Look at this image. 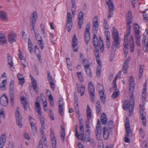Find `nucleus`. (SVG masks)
I'll return each instance as SVG.
<instances>
[{
	"instance_id": "nucleus-1",
	"label": "nucleus",
	"mask_w": 148,
	"mask_h": 148,
	"mask_svg": "<svg viewBox=\"0 0 148 148\" xmlns=\"http://www.w3.org/2000/svg\"><path fill=\"white\" fill-rule=\"evenodd\" d=\"M130 96V104L128 105V102L127 101H125L123 106V108L125 110H129V116L131 117L132 115V113L133 111L134 107V99L133 95V92Z\"/></svg>"
},
{
	"instance_id": "nucleus-2",
	"label": "nucleus",
	"mask_w": 148,
	"mask_h": 148,
	"mask_svg": "<svg viewBox=\"0 0 148 148\" xmlns=\"http://www.w3.org/2000/svg\"><path fill=\"white\" fill-rule=\"evenodd\" d=\"M99 40L98 41V38L95 34H94L92 38V43L94 46L100 47L101 52H103V41L101 39V37H99Z\"/></svg>"
},
{
	"instance_id": "nucleus-3",
	"label": "nucleus",
	"mask_w": 148,
	"mask_h": 148,
	"mask_svg": "<svg viewBox=\"0 0 148 148\" xmlns=\"http://www.w3.org/2000/svg\"><path fill=\"white\" fill-rule=\"evenodd\" d=\"M112 29H113L112 38L113 39V41L112 44L116 45V47L119 48L120 47V45L119 33L117 29L114 27H113Z\"/></svg>"
},
{
	"instance_id": "nucleus-4",
	"label": "nucleus",
	"mask_w": 148,
	"mask_h": 148,
	"mask_svg": "<svg viewBox=\"0 0 148 148\" xmlns=\"http://www.w3.org/2000/svg\"><path fill=\"white\" fill-rule=\"evenodd\" d=\"M90 23L88 22L86 26V28L85 31L84 39L86 45H87L90 40Z\"/></svg>"
},
{
	"instance_id": "nucleus-5",
	"label": "nucleus",
	"mask_w": 148,
	"mask_h": 148,
	"mask_svg": "<svg viewBox=\"0 0 148 148\" xmlns=\"http://www.w3.org/2000/svg\"><path fill=\"white\" fill-rule=\"evenodd\" d=\"M17 35L15 32L12 31L10 32L8 36V42L12 44L16 40Z\"/></svg>"
},
{
	"instance_id": "nucleus-6",
	"label": "nucleus",
	"mask_w": 148,
	"mask_h": 148,
	"mask_svg": "<svg viewBox=\"0 0 148 148\" xmlns=\"http://www.w3.org/2000/svg\"><path fill=\"white\" fill-rule=\"evenodd\" d=\"M18 107L17 108V110L16 112L15 115L16 117V123L19 128H21L22 125V117L21 115L18 110Z\"/></svg>"
},
{
	"instance_id": "nucleus-7",
	"label": "nucleus",
	"mask_w": 148,
	"mask_h": 148,
	"mask_svg": "<svg viewBox=\"0 0 148 148\" xmlns=\"http://www.w3.org/2000/svg\"><path fill=\"white\" fill-rule=\"evenodd\" d=\"M139 112L140 114V116L142 121V124L144 126H146V122L145 120L146 114L143 109L141 105H140L139 107Z\"/></svg>"
},
{
	"instance_id": "nucleus-8",
	"label": "nucleus",
	"mask_w": 148,
	"mask_h": 148,
	"mask_svg": "<svg viewBox=\"0 0 148 148\" xmlns=\"http://www.w3.org/2000/svg\"><path fill=\"white\" fill-rule=\"evenodd\" d=\"M102 130L103 138L105 140L108 138L109 134H112L113 133V132L112 130H108L106 127H104L103 128Z\"/></svg>"
},
{
	"instance_id": "nucleus-9",
	"label": "nucleus",
	"mask_w": 148,
	"mask_h": 148,
	"mask_svg": "<svg viewBox=\"0 0 148 148\" xmlns=\"http://www.w3.org/2000/svg\"><path fill=\"white\" fill-rule=\"evenodd\" d=\"M37 19V12L36 11H34L32 14L30 18V23L31 26L33 28L35 27V25Z\"/></svg>"
},
{
	"instance_id": "nucleus-10",
	"label": "nucleus",
	"mask_w": 148,
	"mask_h": 148,
	"mask_svg": "<svg viewBox=\"0 0 148 148\" xmlns=\"http://www.w3.org/2000/svg\"><path fill=\"white\" fill-rule=\"evenodd\" d=\"M0 104L3 106L6 107L8 104V99L6 95L4 94L0 99Z\"/></svg>"
},
{
	"instance_id": "nucleus-11",
	"label": "nucleus",
	"mask_w": 148,
	"mask_h": 148,
	"mask_svg": "<svg viewBox=\"0 0 148 148\" xmlns=\"http://www.w3.org/2000/svg\"><path fill=\"white\" fill-rule=\"evenodd\" d=\"M130 57H129L124 61L122 69V71L124 73H126L127 71L128 68V64L129 61L130 60Z\"/></svg>"
},
{
	"instance_id": "nucleus-12",
	"label": "nucleus",
	"mask_w": 148,
	"mask_h": 148,
	"mask_svg": "<svg viewBox=\"0 0 148 148\" xmlns=\"http://www.w3.org/2000/svg\"><path fill=\"white\" fill-rule=\"evenodd\" d=\"M99 47L94 46V54L97 64H101V63L99 58V49L100 48Z\"/></svg>"
},
{
	"instance_id": "nucleus-13",
	"label": "nucleus",
	"mask_w": 148,
	"mask_h": 148,
	"mask_svg": "<svg viewBox=\"0 0 148 148\" xmlns=\"http://www.w3.org/2000/svg\"><path fill=\"white\" fill-rule=\"evenodd\" d=\"M50 137L51 139L53 148H55L56 147V142L53 131L51 129L50 130Z\"/></svg>"
},
{
	"instance_id": "nucleus-14",
	"label": "nucleus",
	"mask_w": 148,
	"mask_h": 148,
	"mask_svg": "<svg viewBox=\"0 0 148 148\" xmlns=\"http://www.w3.org/2000/svg\"><path fill=\"white\" fill-rule=\"evenodd\" d=\"M21 100L25 110H26L27 108L30 110V107L29 105H27V101L25 98L24 97H22L21 98Z\"/></svg>"
},
{
	"instance_id": "nucleus-15",
	"label": "nucleus",
	"mask_w": 148,
	"mask_h": 148,
	"mask_svg": "<svg viewBox=\"0 0 148 148\" xmlns=\"http://www.w3.org/2000/svg\"><path fill=\"white\" fill-rule=\"evenodd\" d=\"M95 90L92 83L91 82H90L88 84V90L90 95L95 96Z\"/></svg>"
},
{
	"instance_id": "nucleus-16",
	"label": "nucleus",
	"mask_w": 148,
	"mask_h": 148,
	"mask_svg": "<svg viewBox=\"0 0 148 148\" xmlns=\"http://www.w3.org/2000/svg\"><path fill=\"white\" fill-rule=\"evenodd\" d=\"M106 4L108 5L109 13H112L114 10V6L113 1H107Z\"/></svg>"
},
{
	"instance_id": "nucleus-17",
	"label": "nucleus",
	"mask_w": 148,
	"mask_h": 148,
	"mask_svg": "<svg viewBox=\"0 0 148 148\" xmlns=\"http://www.w3.org/2000/svg\"><path fill=\"white\" fill-rule=\"evenodd\" d=\"M126 134L124 138V141L126 143H129L130 141V139L128 137H131L132 136V133L131 130L129 131H127L126 130Z\"/></svg>"
},
{
	"instance_id": "nucleus-18",
	"label": "nucleus",
	"mask_w": 148,
	"mask_h": 148,
	"mask_svg": "<svg viewBox=\"0 0 148 148\" xmlns=\"http://www.w3.org/2000/svg\"><path fill=\"white\" fill-rule=\"evenodd\" d=\"M6 43H7V41L5 36L3 34H0V44L3 45Z\"/></svg>"
},
{
	"instance_id": "nucleus-19",
	"label": "nucleus",
	"mask_w": 148,
	"mask_h": 148,
	"mask_svg": "<svg viewBox=\"0 0 148 148\" xmlns=\"http://www.w3.org/2000/svg\"><path fill=\"white\" fill-rule=\"evenodd\" d=\"M0 18L3 21L8 20L7 14L3 11H0Z\"/></svg>"
},
{
	"instance_id": "nucleus-20",
	"label": "nucleus",
	"mask_w": 148,
	"mask_h": 148,
	"mask_svg": "<svg viewBox=\"0 0 148 148\" xmlns=\"http://www.w3.org/2000/svg\"><path fill=\"white\" fill-rule=\"evenodd\" d=\"M101 132V127H96L95 133L96 138L97 139H100Z\"/></svg>"
},
{
	"instance_id": "nucleus-21",
	"label": "nucleus",
	"mask_w": 148,
	"mask_h": 148,
	"mask_svg": "<svg viewBox=\"0 0 148 148\" xmlns=\"http://www.w3.org/2000/svg\"><path fill=\"white\" fill-rule=\"evenodd\" d=\"M85 70L87 75L90 78L92 77V73L91 70L90 66H85Z\"/></svg>"
},
{
	"instance_id": "nucleus-22",
	"label": "nucleus",
	"mask_w": 148,
	"mask_h": 148,
	"mask_svg": "<svg viewBox=\"0 0 148 148\" xmlns=\"http://www.w3.org/2000/svg\"><path fill=\"white\" fill-rule=\"evenodd\" d=\"M101 121L102 124H106L108 121V119L105 113H103L101 116Z\"/></svg>"
},
{
	"instance_id": "nucleus-23",
	"label": "nucleus",
	"mask_w": 148,
	"mask_h": 148,
	"mask_svg": "<svg viewBox=\"0 0 148 148\" xmlns=\"http://www.w3.org/2000/svg\"><path fill=\"white\" fill-rule=\"evenodd\" d=\"M134 36L136 45L138 46H139L140 45V33H136V34H134Z\"/></svg>"
},
{
	"instance_id": "nucleus-24",
	"label": "nucleus",
	"mask_w": 148,
	"mask_h": 148,
	"mask_svg": "<svg viewBox=\"0 0 148 148\" xmlns=\"http://www.w3.org/2000/svg\"><path fill=\"white\" fill-rule=\"evenodd\" d=\"M30 77L32 78V86L33 87L34 89L36 92H38V89H36L37 87V83L36 80L33 78V76L30 75Z\"/></svg>"
},
{
	"instance_id": "nucleus-25",
	"label": "nucleus",
	"mask_w": 148,
	"mask_h": 148,
	"mask_svg": "<svg viewBox=\"0 0 148 148\" xmlns=\"http://www.w3.org/2000/svg\"><path fill=\"white\" fill-rule=\"evenodd\" d=\"M72 20H71L70 21H69L68 20L67 21V23L66 26L67 29L68 30V31L69 32L71 29L72 26Z\"/></svg>"
},
{
	"instance_id": "nucleus-26",
	"label": "nucleus",
	"mask_w": 148,
	"mask_h": 148,
	"mask_svg": "<svg viewBox=\"0 0 148 148\" xmlns=\"http://www.w3.org/2000/svg\"><path fill=\"white\" fill-rule=\"evenodd\" d=\"M39 119L42 125V127L40 129H45V123L43 116H40L39 117Z\"/></svg>"
},
{
	"instance_id": "nucleus-27",
	"label": "nucleus",
	"mask_w": 148,
	"mask_h": 148,
	"mask_svg": "<svg viewBox=\"0 0 148 148\" xmlns=\"http://www.w3.org/2000/svg\"><path fill=\"white\" fill-rule=\"evenodd\" d=\"M14 81L11 80L10 83V94H14Z\"/></svg>"
},
{
	"instance_id": "nucleus-28",
	"label": "nucleus",
	"mask_w": 148,
	"mask_h": 148,
	"mask_svg": "<svg viewBox=\"0 0 148 148\" xmlns=\"http://www.w3.org/2000/svg\"><path fill=\"white\" fill-rule=\"evenodd\" d=\"M96 108L97 113L100 114L101 111V107L100 105V103L99 101H97L96 103Z\"/></svg>"
},
{
	"instance_id": "nucleus-29",
	"label": "nucleus",
	"mask_w": 148,
	"mask_h": 148,
	"mask_svg": "<svg viewBox=\"0 0 148 148\" xmlns=\"http://www.w3.org/2000/svg\"><path fill=\"white\" fill-rule=\"evenodd\" d=\"M125 121L126 123L125 125V129L127 130V131H129L130 130H131V128L129 124V119L128 117H126Z\"/></svg>"
},
{
	"instance_id": "nucleus-30",
	"label": "nucleus",
	"mask_w": 148,
	"mask_h": 148,
	"mask_svg": "<svg viewBox=\"0 0 148 148\" xmlns=\"http://www.w3.org/2000/svg\"><path fill=\"white\" fill-rule=\"evenodd\" d=\"M87 119L90 120L91 118V113L90 109L88 105H87V110H86Z\"/></svg>"
},
{
	"instance_id": "nucleus-31",
	"label": "nucleus",
	"mask_w": 148,
	"mask_h": 148,
	"mask_svg": "<svg viewBox=\"0 0 148 148\" xmlns=\"http://www.w3.org/2000/svg\"><path fill=\"white\" fill-rule=\"evenodd\" d=\"M32 30H33L34 31L35 35V37L36 38L37 40H38H38H42V38L41 37L40 35V34L38 33V31L37 30H36L34 29H34H33V28H32Z\"/></svg>"
},
{
	"instance_id": "nucleus-32",
	"label": "nucleus",
	"mask_w": 148,
	"mask_h": 148,
	"mask_svg": "<svg viewBox=\"0 0 148 148\" xmlns=\"http://www.w3.org/2000/svg\"><path fill=\"white\" fill-rule=\"evenodd\" d=\"M98 64L97 69L96 73L97 76H100L101 68V63Z\"/></svg>"
},
{
	"instance_id": "nucleus-33",
	"label": "nucleus",
	"mask_w": 148,
	"mask_h": 148,
	"mask_svg": "<svg viewBox=\"0 0 148 148\" xmlns=\"http://www.w3.org/2000/svg\"><path fill=\"white\" fill-rule=\"evenodd\" d=\"M119 94L120 92L119 90H114L111 97L112 98L115 99L119 97Z\"/></svg>"
},
{
	"instance_id": "nucleus-34",
	"label": "nucleus",
	"mask_w": 148,
	"mask_h": 148,
	"mask_svg": "<svg viewBox=\"0 0 148 148\" xmlns=\"http://www.w3.org/2000/svg\"><path fill=\"white\" fill-rule=\"evenodd\" d=\"M61 137L63 141H64L65 134V129L61 126Z\"/></svg>"
},
{
	"instance_id": "nucleus-35",
	"label": "nucleus",
	"mask_w": 148,
	"mask_h": 148,
	"mask_svg": "<svg viewBox=\"0 0 148 148\" xmlns=\"http://www.w3.org/2000/svg\"><path fill=\"white\" fill-rule=\"evenodd\" d=\"M86 141V143L88 142H90L91 146L93 147H95L96 145V144L94 140L92 138H89V139H87Z\"/></svg>"
},
{
	"instance_id": "nucleus-36",
	"label": "nucleus",
	"mask_w": 148,
	"mask_h": 148,
	"mask_svg": "<svg viewBox=\"0 0 148 148\" xmlns=\"http://www.w3.org/2000/svg\"><path fill=\"white\" fill-rule=\"evenodd\" d=\"M23 54L19 55V57L20 59L21 60L22 65L24 67H26V65L25 64V58L23 56Z\"/></svg>"
},
{
	"instance_id": "nucleus-37",
	"label": "nucleus",
	"mask_w": 148,
	"mask_h": 148,
	"mask_svg": "<svg viewBox=\"0 0 148 148\" xmlns=\"http://www.w3.org/2000/svg\"><path fill=\"white\" fill-rule=\"evenodd\" d=\"M90 131V129H87L86 130L85 132V138L84 140V142L86 141L87 139H89V138Z\"/></svg>"
},
{
	"instance_id": "nucleus-38",
	"label": "nucleus",
	"mask_w": 148,
	"mask_h": 148,
	"mask_svg": "<svg viewBox=\"0 0 148 148\" xmlns=\"http://www.w3.org/2000/svg\"><path fill=\"white\" fill-rule=\"evenodd\" d=\"M134 28L135 34H136V33H140L139 26L137 24L135 23L134 24Z\"/></svg>"
},
{
	"instance_id": "nucleus-39",
	"label": "nucleus",
	"mask_w": 148,
	"mask_h": 148,
	"mask_svg": "<svg viewBox=\"0 0 148 148\" xmlns=\"http://www.w3.org/2000/svg\"><path fill=\"white\" fill-rule=\"evenodd\" d=\"M81 133V134L79 135L78 134H78L76 135L75 134L77 138H78V139H80L82 140H83V141L84 142V133Z\"/></svg>"
},
{
	"instance_id": "nucleus-40",
	"label": "nucleus",
	"mask_w": 148,
	"mask_h": 148,
	"mask_svg": "<svg viewBox=\"0 0 148 148\" xmlns=\"http://www.w3.org/2000/svg\"><path fill=\"white\" fill-rule=\"evenodd\" d=\"M130 87L129 90L131 91L132 92H133L134 91V82H129Z\"/></svg>"
},
{
	"instance_id": "nucleus-41",
	"label": "nucleus",
	"mask_w": 148,
	"mask_h": 148,
	"mask_svg": "<svg viewBox=\"0 0 148 148\" xmlns=\"http://www.w3.org/2000/svg\"><path fill=\"white\" fill-rule=\"evenodd\" d=\"M50 35L51 36V38H50V40L51 43L53 44H55V42L57 38H55L53 37V34L50 33Z\"/></svg>"
},
{
	"instance_id": "nucleus-42",
	"label": "nucleus",
	"mask_w": 148,
	"mask_h": 148,
	"mask_svg": "<svg viewBox=\"0 0 148 148\" xmlns=\"http://www.w3.org/2000/svg\"><path fill=\"white\" fill-rule=\"evenodd\" d=\"M108 127L109 130H111L114 127L113 121H110L108 123Z\"/></svg>"
},
{
	"instance_id": "nucleus-43",
	"label": "nucleus",
	"mask_w": 148,
	"mask_h": 148,
	"mask_svg": "<svg viewBox=\"0 0 148 148\" xmlns=\"http://www.w3.org/2000/svg\"><path fill=\"white\" fill-rule=\"evenodd\" d=\"M6 136L5 134H2L0 137V141L5 143L6 140Z\"/></svg>"
},
{
	"instance_id": "nucleus-44",
	"label": "nucleus",
	"mask_w": 148,
	"mask_h": 148,
	"mask_svg": "<svg viewBox=\"0 0 148 148\" xmlns=\"http://www.w3.org/2000/svg\"><path fill=\"white\" fill-rule=\"evenodd\" d=\"M49 98L51 106L53 107L54 106V103L53 97L52 95H50V96H49Z\"/></svg>"
},
{
	"instance_id": "nucleus-45",
	"label": "nucleus",
	"mask_w": 148,
	"mask_h": 148,
	"mask_svg": "<svg viewBox=\"0 0 148 148\" xmlns=\"http://www.w3.org/2000/svg\"><path fill=\"white\" fill-rule=\"evenodd\" d=\"M8 64L10 66V68H11V67H13V63L11 58H9V59H8Z\"/></svg>"
},
{
	"instance_id": "nucleus-46",
	"label": "nucleus",
	"mask_w": 148,
	"mask_h": 148,
	"mask_svg": "<svg viewBox=\"0 0 148 148\" xmlns=\"http://www.w3.org/2000/svg\"><path fill=\"white\" fill-rule=\"evenodd\" d=\"M77 74L80 82H82L83 81V76L81 73V72H77Z\"/></svg>"
},
{
	"instance_id": "nucleus-47",
	"label": "nucleus",
	"mask_w": 148,
	"mask_h": 148,
	"mask_svg": "<svg viewBox=\"0 0 148 148\" xmlns=\"http://www.w3.org/2000/svg\"><path fill=\"white\" fill-rule=\"evenodd\" d=\"M77 45V43H75V44H72L73 50L74 52H77L78 49Z\"/></svg>"
},
{
	"instance_id": "nucleus-48",
	"label": "nucleus",
	"mask_w": 148,
	"mask_h": 148,
	"mask_svg": "<svg viewBox=\"0 0 148 148\" xmlns=\"http://www.w3.org/2000/svg\"><path fill=\"white\" fill-rule=\"evenodd\" d=\"M75 107L76 113L78 115V117H79L80 115L79 114V105H77H77H75Z\"/></svg>"
},
{
	"instance_id": "nucleus-49",
	"label": "nucleus",
	"mask_w": 148,
	"mask_h": 148,
	"mask_svg": "<svg viewBox=\"0 0 148 148\" xmlns=\"http://www.w3.org/2000/svg\"><path fill=\"white\" fill-rule=\"evenodd\" d=\"M85 91V86H81V89L80 90L79 92L81 93L80 95L82 96L84 95V92Z\"/></svg>"
},
{
	"instance_id": "nucleus-50",
	"label": "nucleus",
	"mask_w": 148,
	"mask_h": 148,
	"mask_svg": "<svg viewBox=\"0 0 148 148\" xmlns=\"http://www.w3.org/2000/svg\"><path fill=\"white\" fill-rule=\"evenodd\" d=\"M83 63L84 65V68L85 66H90V65L89 64L88 61L86 59L83 60Z\"/></svg>"
},
{
	"instance_id": "nucleus-51",
	"label": "nucleus",
	"mask_w": 148,
	"mask_h": 148,
	"mask_svg": "<svg viewBox=\"0 0 148 148\" xmlns=\"http://www.w3.org/2000/svg\"><path fill=\"white\" fill-rule=\"evenodd\" d=\"M30 125L32 130L34 132H36V128L35 126V124H33V123H30Z\"/></svg>"
},
{
	"instance_id": "nucleus-52",
	"label": "nucleus",
	"mask_w": 148,
	"mask_h": 148,
	"mask_svg": "<svg viewBox=\"0 0 148 148\" xmlns=\"http://www.w3.org/2000/svg\"><path fill=\"white\" fill-rule=\"evenodd\" d=\"M83 23V20H78V24L79 29H80L81 28L82 26Z\"/></svg>"
},
{
	"instance_id": "nucleus-53",
	"label": "nucleus",
	"mask_w": 148,
	"mask_h": 148,
	"mask_svg": "<svg viewBox=\"0 0 148 148\" xmlns=\"http://www.w3.org/2000/svg\"><path fill=\"white\" fill-rule=\"evenodd\" d=\"M72 42L73 44H75V43L77 44L78 40L77 38L75 35L72 38Z\"/></svg>"
},
{
	"instance_id": "nucleus-54",
	"label": "nucleus",
	"mask_w": 148,
	"mask_h": 148,
	"mask_svg": "<svg viewBox=\"0 0 148 148\" xmlns=\"http://www.w3.org/2000/svg\"><path fill=\"white\" fill-rule=\"evenodd\" d=\"M78 20H83V12L80 11L78 14Z\"/></svg>"
},
{
	"instance_id": "nucleus-55",
	"label": "nucleus",
	"mask_w": 148,
	"mask_h": 148,
	"mask_svg": "<svg viewBox=\"0 0 148 148\" xmlns=\"http://www.w3.org/2000/svg\"><path fill=\"white\" fill-rule=\"evenodd\" d=\"M38 43L40 45L41 49H43L44 47L43 43L42 40H40L38 41Z\"/></svg>"
},
{
	"instance_id": "nucleus-56",
	"label": "nucleus",
	"mask_w": 148,
	"mask_h": 148,
	"mask_svg": "<svg viewBox=\"0 0 148 148\" xmlns=\"http://www.w3.org/2000/svg\"><path fill=\"white\" fill-rule=\"evenodd\" d=\"M129 42L128 39L124 38V42L123 43L124 47H128Z\"/></svg>"
},
{
	"instance_id": "nucleus-57",
	"label": "nucleus",
	"mask_w": 148,
	"mask_h": 148,
	"mask_svg": "<svg viewBox=\"0 0 148 148\" xmlns=\"http://www.w3.org/2000/svg\"><path fill=\"white\" fill-rule=\"evenodd\" d=\"M48 73V79L49 81V82H51V81H53V79L52 77L50 74V72L49 71H47Z\"/></svg>"
},
{
	"instance_id": "nucleus-58",
	"label": "nucleus",
	"mask_w": 148,
	"mask_h": 148,
	"mask_svg": "<svg viewBox=\"0 0 148 148\" xmlns=\"http://www.w3.org/2000/svg\"><path fill=\"white\" fill-rule=\"evenodd\" d=\"M116 47L115 45H114L112 44L111 47V52L112 53H115V51L116 50Z\"/></svg>"
},
{
	"instance_id": "nucleus-59",
	"label": "nucleus",
	"mask_w": 148,
	"mask_h": 148,
	"mask_svg": "<svg viewBox=\"0 0 148 148\" xmlns=\"http://www.w3.org/2000/svg\"><path fill=\"white\" fill-rule=\"evenodd\" d=\"M127 23H131L132 21V17H129V16L126 17Z\"/></svg>"
},
{
	"instance_id": "nucleus-60",
	"label": "nucleus",
	"mask_w": 148,
	"mask_h": 148,
	"mask_svg": "<svg viewBox=\"0 0 148 148\" xmlns=\"http://www.w3.org/2000/svg\"><path fill=\"white\" fill-rule=\"evenodd\" d=\"M101 101L103 104L105 103L106 100V95L101 96Z\"/></svg>"
},
{
	"instance_id": "nucleus-61",
	"label": "nucleus",
	"mask_w": 148,
	"mask_h": 148,
	"mask_svg": "<svg viewBox=\"0 0 148 148\" xmlns=\"http://www.w3.org/2000/svg\"><path fill=\"white\" fill-rule=\"evenodd\" d=\"M63 106H59V112L60 114L62 116L63 115Z\"/></svg>"
},
{
	"instance_id": "nucleus-62",
	"label": "nucleus",
	"mask_w": 148,
	"mask_h": 148,
	"mask_svg": "<svg viewBox=\"0 0 148 148\" xmlns=\"http://www.w3.org/2000/svg\"><path fill=\"white\" fill-rule=\"evenodd\" d=\"M49 115L50 117V118L52 120L54 119V118L53 113L52 112V111L51 110H49Z\"/></svg>"
},
{
	"instance_id": "nucleus-63",
	"label": "nucleus",
	"mask_w": 148,
	"mask_h": 148,
	"mask_svg": "<svg viewBox=\"0 0 148 148\" xmlns=\"http://www.w3.org/2000/svg\"><path fill=\"white\" fill-rule=\"evenodd\" d=\"M0 114L1 117L4 119L5 118V115L4 114V111L2 108L1 109Z\"/></svg>"
},
{
	"instance_id": "nucleus-64",
	"label": "nucleus",
	"mask_w": 148,
	"mask_h": 148,
	"mask_svg": "<svg viewBox=\"0 0 148 148\" xmlns=\"http://www.w3.org/2000/svg\"><path fill=\"white\" fill-rule=\"evenodd\" d=\"M105 34L106 35V39H108L110 38V34L108 31H105Z\"/></svg>"
}]
</instances>
